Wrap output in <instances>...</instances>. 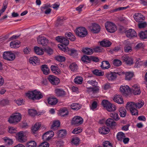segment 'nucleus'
I'll return each instance as SVG.
<instances>
[{"instance_id":"obj_1","label":"nucleus","mask_w":147,"mask_h":147,"mask_svg":"<svg viewBox=\"0 0 147 147\" xmlns=\"http://www.w3.org/2000/svg\"><path fill=\"white\" fill-rule=\"evenodd\" d=\"M56 39L58 42L61 43V44H59L58 45V48L61 50L67 52L68 49L67 46L69 44V40L64 37L61 36L56 37Z\"/></svg>"},{"instance_id":"obj_2","label":"nucleus","mask_w":147,"mask_h":147,"mask_svg":"<svg viewBox=\"0 0 147 147\" xmlns=\"http://www.w3.org/2000/svg\"><path fill=\"white\" fill-rule=\"evenodd\" d=\"M26 96L29 99L33 100H39L43 96L40 92L36 90L32 91L29 92L26 94Z\"/></svg>"},{"instance_id":"obj_3","label":"nucleus","mask_w":147,"mask_h":147,"mask_svg":"<svg viewBox=\"0 0 147 147\" xmlns=\"http://www.w3.org/2000/svg\"><path fill=\"white\" fill-rule=\"evenodd\" d=\"M21 119V115L20 113H16L13 114L10 116L8 121L11 123H17L20 121Z\"/></svg>"},{"instance_id":"obj_4","label":"nucleus","mask_w":147,"mask_h":147,"mask_svg":"<svg viewBox=\"0 0 147 147\" xmlns=\"http://www.w3.org/2000/svg\"><path fill=\"white\" fill-rule=\"evenodd\" d=\"M105 26L107 30L109 32L113 33L117 30L116 26L113 23L107 22L105 23Z\"/></svg>"},{"instance_id":"obj_5","label":"nucleus","mask_w":147,"mask_h":147,"mask_svg":"<svg viewBox=\"0 0 147 147\" xmlns=\"http://www.w3.org/2000/svg\"><path fill=\"white\" fill-rule=\"evenodd\" d=\"M76 34L80 37H84L88 34L87 31L84 27H80L77 28L76 30Z\"/></svg>"},{"instance_id":"obj_6","label":"nucleus","mask_w":147,"mask_h":147,"mask_svg":"<svg viewBox=\"0 0 147 147\" xmlns=\"http://www.w3.org/2000/svg\"><path fill=\"white\" fill-rule=\"evenodd\" d=\"M3 56L4 59L8 61H13L15 58L14 54L10 51L5 52Z\"/></svg>"},{"instance_id":"obj_7","label":"nucleus","mask_w":147,"mask_h":147,"mask_svg":"<svg viewBox=\"0 0 147 147\" xmlns=\"http://www.w3.org/2000/svg\"><path fill=\"white\" fill-rule=\"evenodd\" d=\"M105 76L109 81H114L117 77L116 73L115 72H107L105 74Z\"/></svg>"},{"instance_id":"obj_8","label":"nucleus","mask_w":147,"mask_h":147,"mask_svg":"<svg viewBox=\"0 0 147 147\" xmlns=\"http://www.w3.org/2000/svg\"><path fill=\"white\" fill-rule=\"evenodd\" d=\"M120 91L123 95L127 96L129 95L131 90L128 86L127 85L122 86L120 87Z\"/></svg>"},{"instance_id":"obj_9","label":"nucleus","mask_w":147,"mask_h":147,"mask_svg":"<svg viewBox=\"0 0 147 147\" xmlns=\"http://www.w3.org/2000/svg\"><path fill=\"white\" fill-rule=\"evenodd\" d=\"M83 121V119L82 117L79 116H77L73 118L71 123L73 125L78 126L82 124Z\"/></svg>"},{"instance_id":"obj_10","label":"nucleus","mask_w":147,"mask_h":147,"mask_svg":"<svg viewBox=\"0 0 147 147\" xmlns=\"http://www.w3.org/2000/svg\"><path fill=\"white\" fill-rule=\"evenodd\" d=\"M48 78L49 81L53 85H58L60 82L59 78L53 75L49 76Z\"/></svg>"},{"instance_id":"obj_11","label":"nucleus","mask_w":147,"mask_h":147,"mask_svg":"<svg viewBox=\"0 0 147 147\" xmlns=\"http://www.w3.org/2000/svg\"><path fill=\"white\" fill-rule=\"evenodd\" d=\"M54 135V132L52 130H49L45 133L42 136V138L44 140H49Z\"/></svg>"},{"instance_id":"obj_12","label":"nucleus","mask_w":147,"mask_h":147,"mask_svg":"<svg viewBox=\"0 0 147 147\" xmlns=\"http://www.w3.org/2000/svg\"><path fill=\"white\" fill-rule=\"evenodd\" d=\"M130 90V92H132L135 95H139L141 93L140 86L137 84L133 86Z\"/></svg>"},{"instance_id":"obj_13","label":"nucleus","mask_w":147,"mask_h":147,"mask_svg":"<svg viewBox=\"0 0 147 147\" xmlns=\"http://www.w3.org/2000/svg\"><path fill=\"white\" fill-rule=\"evenodd\" d=\"M134 18L135 20L137 22H142L145 20L144 16L140 13H136L134 15Z\"/></svg>"},{"instance_id":"obj_14","label":"nucleus","mask_w":147,"mask_h":147,"mask_svg":"<svg viewBox=\"0 0 147 147\" xmlns=\"http://www.w3.org/2000/svg\"><path fill=\"white\" fill-rule=\"evenodd\" d=\"M38 43L42 46L47 45L49 43L48 39L44 36L39 37L37 39Z\"/></svg>"},{"instance_id":"obj_15","label":"nucleus","mask_w":147,"mask_h":147,"mask_svg":"<svg viewBox=\"0 0 147 147\" xmlns=\"http://www.w3.org/2000/svg\"><path fill=\"white\" fill-rule=\"evenodd\" d=\"M126 36L128 38H131L136 37L137 34L136 31L133 29H130L125 32Z\"/></svg>"},{"instance_id":"obj_16","label":"nucleus","mask_w":147,"mask_h":147,"mask_svg":"<svg viewBox=\"0 0 147 147\" xmlns=\"http://www.w3.org/2000/svg\"><path fill=\"white\" fill-rule=\"evenodd\" d=\"M105 124L108 127L111 128H114L116 125V123L111 118H109L105 121Z\"/></svg>"},{"instance_id":"obj_17","label":"nucleus","mask_w":147,"mask_h":147,"mask_svg":"<svg viewBox=\"0 0 147 147\" xmlns=\"http://www.w3.org/2000/svg\"><path fill=\"white\" fill-rule=\"evenodd\" d=\"M29 62L30 64L34 66L39 64L40 61L36 57H32L30 58Z\"/></svg>"},{"instance_id":"obj_18","label":"nucleus","mask_w":147,"mask_h":147,"mask_svg":"<svg viewBox=\"0 0 147 147\" xmlns=\"http://www.w3.org/2000/svg\"><path fill=\"white\" fill-rule=\"evenodd\" d=\"M113 100L115 102L120 104H123L124 102L122 96L119 95H116L115 96Z\"/></svg>"},{"instance_id":"obj_19","label":"nucleus","mask_w":147,"mask_h":147,"mask_svg":"<svg viewBox=\"0 0 147 147\" xmlns=\"http://www.w3.org/2000/svg\"><path fill=\"white\" fill-rule=\"evenodd\" d=\"M100 26L96 24H94L92 25V27L91 29V31L94 33H97L100 30Z\"/></svg>"},{"instance_id":"obj_20","label":"nucleus","mask_w":147,"mask_h":147,"mask_svg":"<svg viewBox=\"0 0 147 147\" xmlns=\"http://www.w3.org/2000/svg\"><path fill=\"white\" fill-rule=\"evenodd\" d=\"M78 51L74 49H68L67 52L69 55L73 57H76L78 55Z\"/></svg>"},{"instance_id":"obj_21","label":"nucleus","mask_w":147,"mask_h":147,"mask_svg":"<svg viewBox=\"0 0 147 147\" xmlns=\"http://www.w3.org/2000/svg\"><path fill=\"white\" fill-rule=\"evenodd\" d=\"M110 131L109 128L105 126H102L99 129V133L102 134H107Z\"/></svg>"},{"instance_id":"obj_22","label":"nucleus","mask_w":147,"mask_h":147,"mask_svg":"<svg viewBox=\"0 0 147 147\" xmlns=\"http://www.w3.org/2000/svg\"><path fill=\"white\" fill-rule=\"evenodd\" d=\"M55 92L58 96H63L65 95V92L61 89L56 88L55 90Z\"/></svg>"},{"instance_id":"obj_23","label":"nucleus","mask_w":147,"mask_h":147,"mask_svg":"<svg viewBox=\"0 0 147 147\" xmlns=\"http://www.w3.org/2000/svg\"><path fill=\"white\" fill-rule=\"evenodd\" d=\"M82 51L84 53L87 55H92L93 53V50L88 47L83 48Z\"/></svg>"},{"instance_id":"obj_24","label":"nucleus","mask_w":147,"mask_h":147,"mask_svg":"<svg viewBox=\"0 0 147 147\" xmlns=\"http://www.w3.org/2000/svg\"><path fill=\"white\" fill-rule=\"evenodd\" d=\"M17 138L18 140L20 142H24L25 140L24 139V136L23 132L20 131L17 134Z\"/></svg>"},{"instance_id":"obj_25","label":"nucleus","mask_w":147,"mask_h":147,"mask_svg":"<svg viewBox=\"0 0 147 147\" xmlns=\"http://www.w3.org/2000/svg\"><path fill=\"white\" fill-rule=\"evenodd\" d=\"M111 67L109 62L107 61H103L101 63L100 67L103 69H108Z\"/></svg>"},{"instance_id":"obj_26","label":"nucleus","mask_w":147,"mask_h":147,"mask_svg":"<svg viewBox=\"0 0 147 147\" xmlns=\"http://www.w3.org/2000/svg\"><path fill=\"white\" fill-rule=\"evenodd\" d=\"M100 44L102 47H108L111 45V43L109 40H104L100 42Z\"/></svg>"},{"instance_id":"obj_27","label":"nucleus","mask_w":147,"mask_h":147,"mask_svg":"<svg viewBox=\"0 0 147 147\" xmlns=\"http://www.w3.org/2000/svg\"><path fill=\"white\" fill-rule=\"evenodd\" d=\"M48 103L51 105H54L57 102V99L55 98L49 97L47 99Z\"/></svg>"},{"instance_id":"obj_28","label":"nucleus","mask_w":147,"mask_h":147,"mask_svg":"<svg viewBox=\"0 0 147 147\" xmlns=\"http://www.w3.org/2000/svg\"><path fill=\"white\" fill-rule=\"evenodd\" d=\"M126 107L127 110L129 111L136 107L135 103L133 102H129L127 103Z\"/></svg>"},{"instance_id":"obj_29","label":"nucleus","mask_w":147,"mask_h":147,"mask_svg":"<svg viewBox=\"0 0 147 147\" xmlns=\"http://www.w3.org/2000/svg\"><path fill=\"white\" fill-rule=\"evenodd\" d=\"M42 71L45 75H47L49 73V69L46 65H42L41 66Z\"/></svg>"},{"instance_id":"obj_30","label":"nucleus","mask_w":147,"mask_h":147,"mask_svg":"<svg viewBox=\"0 0 147 147\" xmlns=\"http://www.w3.org/2000/svg\"><path fill=\"white\" fill-rule=\"evenodd\" d=\"M57 134L58 137L63 138L66 135V131L65 129H61L57 132Z\"/></svg>"},{"instance_id":"obj_31","label":"nucleus","mask_w":147,"mask_h":147,"mask_svg":"<svg viewBox=\"0 0 147 147\" xmlns=\"http://www.w3.org/2000/svg\"><path fill=\"white\" fill-rule=\"evenodd\" d=\"M51 69L53 72L56 74H58L61 72L57 66L52 65L51 66Z\"/></svg>"},{"instance_id":"obj_32","label":"nucleus","mask_w":147,"mask_h":147,"mask_svg":"<svg viewBox=\"0 0 147 147\" xmlns=\"http://www.w3.org/2000/svg\"><path fill=\"white\" fill-rule=\"evenodd\" d=\"M34 49L36 53L38 55H42L44 53L43 50L42 49H40L38 47H34Z\"/></svg>"},{"instance_id":"obj_33","label":"nucleus","mask_w":147,"mask_h":147,"mask_svg":"<svg viewBox=\"0 0 147 147\" xmlns=\"http://www.w3.org/2000/svg\"><path fill=\"white\" fill-rule=\"evenodd\" d=\"M59 114L62 117H65L68 114V112L66 108H64L61 110L59 112Z\"/></svg>"},{"instance_id":"obj_34","label":"nucleus","mask_w":147,"mask_h":147,"mask_svg":"<svg viewBox=\"0 0 147 147\" xmlns=\"http://www.w3.org/2000/svg\"><path fill=\"white\" fill-rule=\"evenodd\" d=\"M41 126V124L39 123H36L32 127L31 130L33 134L36 133V131Z\"/></svg>"},{"instance_id":"obj_35","label":"nucleus","mask_w":147,"mask_h":147,"mask_svg":"<svg viewBox=\"0 0 147 147\" xmlns=\"http://www.w3.org/2000/svg\"><path fill=\"white\" fill-rule=\"evenodd\" d=\"M60 125V123L59 121H54L51 127V129L53 130L56 129Z\"/></svg>"},{"instance_id":"obj_36","label":"nucleus","mask_w":147,"mask_h":147,"mask_svg":"<svg viewBox=\"0 0 147 147\" xmlns=\"http://www.w3.org/2000/svg\"><path fill=\"white\" fill-rule=\"evenodd\" d=\"M120 116L121 117H124L126 114V111L123 107H121L119 109Z\"/></svg>"},{"instance_id":"obj_37","label":"nucleus","mask_w":147,"mask_h":147,"mask_svg":"<svg viewBox=\"0 0 147 147\" xmlns=\"http://www.w3.org/2000/svg\"><path fill=\"white\" fill-rule=\"evenodd\" d=\"M107 110L109 112H112L116 110L115 107L110 103L106 107Z\"/></svg>"},{"instance_id":"obj_38","label":"nucleus","mask_w":147,"mask_h":147,"mask_svg":"<svg viewBox=\"0 0 147 147\" xmlns=\"http://www.w3.org/2000/svg\"><path fill=\"white\" fill-rule=\"evenodd\" d=\"M140 38L142 39L147 38V31H142L139 34Z\"/></svg>"},{"instance_id":"obj_39","label":"nucleus","mask_w":147,"mask_h":147,"mask_svg":"<svg viewBox=\"0 0 147 147\" xmlns=\"http://www.w3.org/2000/svg\"><path fill=\"white\" fill-rule=\"evenodd\" d=\"M70 107L72 109L74 110H78L81 108L80 105L78 103H72Z\"/></svg>"},{"instance_id":"obj_40","label":"nucleus","mask_w":147,"mask_h":147,"mask_svg":"<svg viewBox=\"0 0 147 147\" xmlns=\"http://www.w3.org/2000/svg\"><path fill=\"white\" fill-rule=\"evenodd\" d=\"M124 74L125 75V80H130L134 75V73L130 72H125Z\"/></svg>"},{"instance_id":"obj_41","label":"nucleus","mask_w":147,"mask_h":147,"mask_svg":"<svg viewBox=\"0 0 147 147\" xmlns=\"http://www.w3.org/2000/svg\"><path fill=\"white\" fill-rule=\"evenodd\" d=\"M92 72L95 75L98 76H102L104 75L103 71H102L101 70L97 69H95L92 71Z\"/></svg>"},{"instance_id":"obj_42","label":"nucleus","mask_w":147,"mask_h":147,"mask_svg":"<svg viewBox=\"0 0 147 147\" xmlns=\"http://www.w3.org/2000/svg\"><path fill=\"white\" fill-rule=\"evenodd\" d=\"M125 137L124 134L122 132H118L117 135V138L119 141H122Z\"/></svg>"},{"instance_id":"obj_43","label":"nucleus","mask_w":147,"mask_h":147,"mask_svg":"<svg viewBox=\"0 0 147 147\" xmlns=\"http://www.w3.org/2000/svg\"><path fill=\"white\" fill-rule=\"evenodd\" d=\"M82 60L84 63H87L90 62V56L84 55L82 58Z\"/></svg>"},{"instance_id":"obj_44","label":"nucleus","mask_w":147,"mask_h":147,"mask_svg":"<svg viewBox=\"0 0 147 147\" xmlns=\"http://www.w3.org/2000/svg\"><path fill=\"white\" fill-rule=\"evenodd\" d=\"M110 116L115 121L118 120L119 119L118 113L115 112L110 113Z\"/></svg>"},{"instance_id":"obj_45","label":"nucleus","mask_w":147,"mask_h":147,"mask_svg":"<svg viewBox=\"0 0 147 147\" xmlns=\"http://www.w3.org/2000/svg\"><path fill=\"white\" fill-rule=\"evenodd\" d=\"M19 43L15 41H13L11 42L10 43V46L11 48H17L19 47Z\"/></svg>"},{"instance_id":"obj_46","label":"nucleus","mask_w":147,"mask_h":147,"mask_svg":"<svg viewBox=\"0 0 147 147\" xmlns=\"http://www.w3.org/2000/svg\"><path fill=\"white\" fill-rule=\"evenodd\" d=\"M82 78L81 77H77L74 79V82L75 84H80L82 82Z\"/></svg>"},{"instance_id":"obj_47","label":"nucleus","mask_w":147,"mask_h":147,"mask_svg":"<svg viewBox=\"0 0 147 147\" xmlns=\"http://www.w3.org/2000/svg\"><path fill=\"white\" fill-rule=\"evenodd\" d=\"M144 104L143 101L139 100L138 102L135 103V107L137 108H140L142 107Z\"/></svg>"},{"instance_id":"obj_48","label":"nucleus","mask_w":147,"mask_h":147,"mask_svg":"<svg viewBox=\"0 0 147 147\" xmlns=\"http://www.w3.org/2000/svg\"><path fill=\"white\" fill-rule=\"evenodd\" d=\"M71 70L74 71H75L78 69V67L77 64L75 63H72L69 66Z\"/></svg>"},{"instance_id":"obj_49","label":"nucleus","mask_w":147,"mask_h":147,"mask_svg":"<svg viewBox=\"0 0 147 147\" xmlns=\"http://www.w3.org/2000/svg\"><path fill=\"white\" fill-rule=\"evenodd\" d=\"M51 7V6L50 4L47 3L43 5L40 7V9L42 12H43L44 11V10L47 9Z\"/></svg>"},{"instance_id":"obj_50","label":"nucleus","mask_w":147,"mask_h":147,"mask_svg":"<svg viewBox=\"0 0 147 147\" xmlns=\"http://www.w3.org/2000/svg\"><path fill=\"white\" fill-rule=\"evenodd\" d=\"M36 143L34 141H30L27 144V147H36Z\"/></svg>"},{"instance_id":"obj_51","label":"nucleus","mask_w":147,"mask_h":147,"mask_svg":"<svg viewBox=\"0 0 147 147\" xmlns=\"http://www.w3.org/2000/svg\"><path fill=\"white\" fill-rule=\"evenodd\" d=\"M144 47V45L143 43H139L136 45L135 47V49L137 51L140 49H143Z\"/></svg>"},{"instance_id":"obj_52","label":"nucleus","mask_w":147,"mask_h":147,"mask_svg":"<svg viewBox=\"0 0 147 147\" xmlns=\"http://www.w3.org/2000/svg\"><path fill=\"white\" fill-rule=\"evenodd\" d=\"M121 62L119 60L116 59L114 60L113 64L114 65L116 66H119L121 64Z\"/></svg>"},{"instance_id":"obj_53","label":"nucleus","mask_w":147,"mask_h":147,"mask_svg":"<svg viewBox=\"0 0 147 147\" xmlns=\"http://www.w3.org/2000/svg\"><path fill=\"white\" fill-rule=\"evenodd\" d=\"M136 61L134 67H135L138 68L142 64V63L140 61V59L139 58L136 59Z\"/></svg>"},{"instance_id":"obj_54","label":"nucleus","mask_w":147,"mask_h":147,"mask_svg":"<svg viewBox=\"0 0 147 147\" xmlns=\"http://www.w3.org/2000/svg\"><path fill=\"white\" fill-rule=\"evenodd\" d=\"M28 113L30 115L32 116H34L37 114L36 110L32 109H29Z\"/></svg>"},{"instance_id":"obj_55","label":"nucleus","mask_w":147,"mask_h":147,"mask_svg":"<svg viewBox=\"0 0 147 147\" xmlns=\"http://www.w3.org/2000/svg\"><path fill=\"white\" fill-rule=\"evenodd\" d=\"M9 103V100L7 99H3L0 101V104L3 106L8 105Z\"/></svg>"},{"instance_id":"obj_56","label":"nucleus","mask_w":147,"mask_h":147,"mask_svg":"<svg viewBox=\"0 0 147 147\" xmlns=\"http://www.w3.org/2000/svg\"><path fill=\"white\" fill-rule=\"evenodd\" d=\"M103 147H112L111 143L108 141H105L103 143Z\"/></svg>"},{"instance_id":"obj_57","label":"nucleus","mask_w":147,"mask_h":147,"mask_svg":"<svg viewBox=\"0 0 147 147\" xmlns=\"http://www.w3.org/2000/svg\"><path fill=\"white\" fill-rule=\"evenodd\" d=\"M14 101L19 106L24 104V101L22 99H19L18 100H15Z\"/></svg>"},{"instance_id":"obj_58","label":"nucleus","mask_w":147,"mask_h":147,"mask_svg":"<svg viewBox=\"0 0 147 147\" xmlns=\"http://www.w3.org/2000/svg\"><path fill=\"white\" fill-rule=\"evenodd\" d=\"M55 59L59 61H64L65 60V58L64 57L61 56H58L55 57Z\"/></svg>"},{"instance_id":"obj_59","label":"nucleus","mask_w":147,"mask_h":147,"mask_svg":"<svg viewBox=\"0 0 147 147\" xmlns=\"http://www.w3.org/2000/svg\"><path fill=\"white\" fill-rule=\"evenodd\" d=\"M87 83L92 85L94 87L96 86L98 83L95 80H89L87 81Z\"/></svg>"},{"instance_id":"obj_60","label":"nucleus","mask_w":147,"mask_h":147,"mask_svg":"<svg viewBox=\"0 0 147 147\" xmlns=\"http://www.w3.org/2000/svg\"><path fill=\"white\" fill-rule=\"evenodd\" d=\"M82 129H81L80 127H78L75 128L73 131L72 133L75 134H78L82 131Z\"/></svg>"},{"instance_id":"obj_61","label":"nucleus","mask_w":147,"mask_h":147,"mask_svg":"<svg viewBox=\"0 0 147 147\" xmlns=\"http://www.w3.org/2000/svg\"><path fill=\"white\" fill-rule=\"evenodd\" d=\"M136 107L131 109V110L130 111L132 115H137L138 114V110L136 108Z\"/></svg>"},{"instance_id":"obj_62","label":"nucleus","mask_w":147,"mask_h":147,"mask_svg":"<svg viewBox=\"0 0 147 147\" xmlns=\"http://www.w3.org/2000/svg\"><path fill=\"white\" fill-rule=\"evenodd\" d=\"M124 49L126 53H129L132 51V48L130 46H126Z\"/></svg>"},{"instance_id":"obj_63","label":"nucleus","mask_w":147,"mask_h":147,"mask_svg":"<svg viewBox=\"0 0 147 147\" xmlns=\"http://www.w3.org/2000/svg\"><path fill=\"white\" fill-rule=\"evenodd\" d=\"M80 141L79 138L76 137L74 138L72 140V143L75 145L79 144Z\"/></svg>"},{"instance_id":"obj_64","label":"nucleus","mask_w":147,"mask_h":147,"mask_svg":"<svg viewBox=\"0 0 147 147\" xmlns=\"http://www.w3.org/2000/svg\"><path fill=\"white\" fill-rule=\"evenodd\" d=\"M49 144L48 142H44L40 144L39 147H49Z\"/></svg>"}]
</instances>
